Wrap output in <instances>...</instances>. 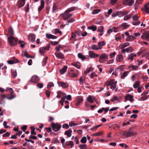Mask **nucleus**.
<instances>
[{
  "label": "nucleus",
  "mask_w": 149,
  "mask_h": 149,
  "mask_svg": "<svg viewBox=\"0 0 149 149\" xmlns=\"http://www.w3.org/2000/svg\"><path fill=\"white\" fill-rule=\"evenodd\" d=\"M8 40L11 46H14L16 45L18 41V39L12 36L9 37L8 38Z\"/></svg>",
  "instance_id": "obj_1"
},
{
  "label": "nucleus",
  "mask_w": 149,
  "mask_h": 149,
  "mask_svg": "<svg viewBox=\"0 0 149 149\" xmlns=\"http://www.w3.org/2000/svg\"><path fill=\"white\" fill-rule=\"evenodd\" d=\"M6 91H9L10 92V97L9 96H7L6 97L5 95H1L3 98H5L6 97L7 99L9 100H11L15 98V97L13 95V89L11 88H7L6 89Z\"/></svg>",
  "instance_id": "obj_2"
},
{
  "label": "nucleus",
  "mask_w": 149,
  "mask_h": 149,
  "mask_svg": "<svg viewBox=\"0 0 149 149\" xmlns=\"http://www.w3.org/2000/svg\"><path fill=\"white\" fill-rule=\"evenodd\" d=\"M137 134V133L135 132L130 130L124 131L123 133V135L125 136L128 137L135 136Z\"/></svg>",
  "instance_id": "obj_3"
},
{
  "label": "nucleus",
  "mask_w": 149,
  "mask_h": 149,
  "mask_svg": "<svg viewBox=\"0 0 149 149\" xmlns=\"http://www.w3.org/2000/svg\"><path fill=\"white\" fill-rule=\"evenodd\" d=\"M51 127L52 129L55 132L59 131L61 127V125L57 123H55L52 122L51 124Z\"/></svg>",
  "instance_id": "obj_4"
},
{
  "label": "nucleus",
  "mask_w": 149,
  "mask_h": 149,
  "mask_svg": "<svg viewBox=\"0 0 149 149\" xmlns=\"http://www.w3.org/2000/svg\"><path fill=\"white\" fill-rule=\"evenodd\" d=\"M108 59V55L105 53H103L100 55L99 61L102 63H105Z\"/></svg>",
  "instance_id": "obj_5"
},
{
  "label": "nucleus",
  "mask_w": 149,
  "mask_h": 149,
  "mask_svg": "<svg viewBox=\"0 0 149 149\" xmlns=\"http://www.w3.org/2000/svg\"><path fill=\"white\" fill-rule=\"evenodd\" d=\"M141 38L143 39L149 41V31L144 32L141 36Z\"/></svg>",
  "instance_id": "obj_6"
},
{
  "label": "nucleus",
  "mask_w": 149,
  "mask_h": 149,
  "mask_svg": "<svg viewBox=\"0 0 149 149\" xmlns=\"http://www.w3.org/2000/svg\"><path fill=\"white\" fill-rule=\"evenodd\" d=\"M50 47V45H49L46 47L40 48L39 49V52L41 54H43L46 50H48Z\"/></svg>",
  "instance_id": "obj_7"
},
{
  "label": "nucleus",
  "mask_w": 149,
  "mask_h": 149,
  "mask_svg": "<svg viewBox=\"0 0 149 149\" xmlns=\"http://www.w3.org/2000/svg\"><path fill=\"white\" fill-rule=\"evenodd\" d=\"M68 13L66 12L65 11L64 13L63 14L62 16L64 19L67 20L73 15L72 14Z\"/></svg>",
  "instance_id": "obj_8"
},
{
  "label": "nucleus",
  "mask_w": 149,
  "mask_h": 149,
  "mask_svg": "<svg viewBox=\"0 0 149 149\" xmlns=\"http://www.w3.org/2000/svg\"><path fill=\"white\" fill-rule=\"evenodd\" d=\"M134 3V0H123V3L124 4L131 6Z\"/></svg>",
  "instance_id": "obj_9"
},
{
  "label": "nucleus",
  "mask_w": 149,
  "mask_h": 149,
  "mask_svg": "<svg viewBox=\"0 0 149 149\" xmlns=\"http://www.w3.org/2000/svg\"><path fill=\"white\" fill-rule=\"evenodd\" d=\"M25 3V0H19L17 1V5L20 8L24 6Z\"/></svg>",
  "instance_id": "obj_10"
},
{
  "label": "nucleus",
  "mask_w": 149,
  "mask_h": 149,
  "mask_svg": "<svg viewBox=\"0 0 149 149\" xmlns=\"http://www.w3.org/2000/svg\"><path fill=\"white\" fill-rule=\"evenodd\" d=\"M58 83L59 86H61L64 88H67L69 86L68 83L61 81H58Z\"/></svg>",
  "instance_id": "obj_11"
},
{
  "label": "nucleus",
  "mask_w": 149,
  "mask_h": 149,
  "mask_svg": "<svg viewBox=\"0 0 149 149\" xmlns=\"http://www.w3.org/2000/svg\"><path fill=\"white\" fill-rule=\"evenodd\" d=\"M39 80V77L37 76H33L31 78L30 81L33 83H36Z\"/></svg>",
  "instance_id": "obj_12"
},
{
  "label": "nucleus",
  "mask_w": 149,
  "mask_h": 149,
  "mask_svg": "<svg viewBox=\"0 0 149 149\" xmlns=\"http://www.w3.org/2000/svg\"><path fill=\"white\" fill-rule=\"evenodd\" d=\"M88 54L89 56L91 58H95L99 56V54H95L93 51H89Z\"/></svg>",
  "instance_id": "obj_13"
},
{
  "label": "nucleus",
  "mask_w": 149,
  "mask_h": 149,
  "mask_svg": "<svg viewBox=\"0 0 149 149\" xmlns=\"http://www.w3.org/2000/svg\"><path fill=\"white\" fill-rule=\"evenodd\" d=\"M133 51V50L132 49V47H128V48H127L126 49H122V52L123 53H124L125 52H132Z\"/></svg>",
  "instance_id": "obj_14"
},
{
  "label": "nucleus",
  "mask_w": 149,
  "mask_h": 149,
  "mask_svg": "<svg viewBox=\"0 0 149 149\" xmlns=\"http://www.w3.org/2000/svg\"><path fill=\"white\" fill-rule=\"evenodd\" d=\"M117 81H114V79H112V81L111 84L110 88L112 90H114L116 87Z\"/></svg>",
  "instance_id": "obj_15"
},
{
  "label": "nucleus",
  "mask_w": 149,
  "mask_h": 149,
  "mask_svg": "<svg viewBox=\"0 0 149 149\" xmlns=\"http://www.w3.org/2000/svg\"><path fill=\"white\" fill-rule=\"evenodd\" d=\"M128 99L131 102H133L134 100L133 96L129 94L125 96V100L126 101H127Z\"/></svg>",
  "instance_id": "obj_16"
},
{
  "label": "nucleus",
  "mask_w": 149,
  "mask_h": 149,
  "mask_svg": "<svg viewBox=\"0 0 149 149\" xmlns=\"http://www.w3.org/2000/svg\"><path fill=\"white\" fill-rule=\"evenodd\" d=\"M143 10L149 13V2L147 3L144 5Z\"/></svg>",
  "instance_id": "obj_17"
},
{
  "label": "nucleus",
  "mask_w": 149,
  "mask_h": 149,
  "mask_svg": "<svg viewBox=\"0 0 149 149\" xmlns=\"http://www.w3.org/2000/svg\"><path fill=\"white\" fill-rule=\"evenodd\" d=\"M35 35L33 34H30L29 36V39L31 41L34 42L35 40Z\"/></svg>",
  "instance_id": "obj_18"
},
{
  "label": "nucleus",
  "mask_w": 149,
  "mask_h": 149,
  "mask_svg": "<svg viewBox=\"0 0 149 149\" xmlns=\"http://www.w3.org/2000/svg\"><path fill=\"white\" fill-rule=\"evenodd\" d=\"M83 99L81 97L78 98L77 100L75 101V104L77 106H78L80 103L83 101Z\"/></svg>",
  "instance_id": "obj_19"
},
{
  "label": "nucleus",
  "mask_w": 149,
  "mask_h": 149,
  "mask_svg": "<svg viewBox=\"0 0 149 149\" xmlns=\"http://www.w3.org/2000/svg\"><path fill=\"white\" fill-rule=\"evenodd\" d=\"M40 3L41 5L38 8V11L39 12L43 8L45 5V1L44 0H41Z\"/></svg>",
  "instance_id": "obj_20"
},
{
  "label": "nucleus",
  "mask_w": 149,
  "mask_h": 149,
  "mask_svg": "<svg viewBox=\"0 0 149 149\" xmlns=\"http://www.w3.org/2000/svg\"><path fill=\"white\" fill-rule=\"evenodd\" d=\"M129 26V25H127V23H124L119 26V28H121L123 29L124 30L128 28Z\"/></svg>",
  "instance_id": "obj_21"
},
{
  "label": "nucleus",
  "mask_w": 149,
  "mask_h": 149,
  "mask_svg": "<svg viewBox=\"0 0 149 149\" xmlns=\"http://www.w3.org/2000/svg\"><path fill=\"white\" fill-rule=\"evenodd\" d=\"M72 132V130L71 129H70L69 130L65 131L64 133V134L66 135L68 137H70L71 136Z\"/></svg>",
  "instance_id": "obj_22"
},
{
  "label": "nucleus",
  "mask_w": 149,
  "mask_h": 149,
  "mask_svg": "<svg viewBox=\"0 0 149 149\" xmlns=\"http://www.w3.org/2000/svg\"><path fill=\"white\" fill-rule=\"evenodd\" d=\"M55 54L56 55V57L58 58H64V56L63 54L61 52L59 53L55 52Z\"/></svg>",
  "instance_id": "obj_23"
},
{
  "label": "nucleus",
  "mask_w": 149,
  "mask_h": 149,
  "mask_svg": "<svg viewBox=\"0 0 149 149\" xmlns=\"http://www.w3.org/2000/svg\"><path fill=\"white\" fill-rule=\"evenodd\" d=\"M116 60L118 62H121L123 60V56L121 55H118L116 58Z\"/></svg>",
  "instance_id": "obj_24"
},
{
  "label": "nucleus",
  "mask_w": 149,
  "mask_h": 149,
  "mask_svg": "<svg viewBox=\"0 0 149 149\" xmlns=\"http://www.w3.org/2000/svg\"><path fill=\"white\" fill-rule=\"evenodd\" d=\"M128 68L131 70H136L138 69V65H130L128 66Z\"/></svg>",
  "instance_id": "obj_25"
},
{
  "label": "nucleus",
  "mask_w": 149,
  "mask_h": 149,
  "mask_svg": "<svg viewBox=\"0 0 149 149\" xmlns=\"http://www.w3.org/2000/svg\"><path fill=\"white\" fill-rule=\"evenodd\" d=\"M72 65L78 69H79L81 67L80 63L79 62H74L71 63Z\"/></svg>",
  "instance_id": "obj_26"
},
{
  "label": "nucleus",
  "mask_w": 149,
  "mask_h": 149,
  "mask_svg": "<svg viewBox=\"0 0 149 149\" xmlns=\"http://www.w3.org/2000/svg\"><path fill=\"white\" fill-rule=\"evenodd\" d=\"M67 66H65L63 67L61 69H60V72L61 74H63L66 71L67 68Z\"/></svg>",
  "instance_id": "obj_27"
},
{
  "label": "nucleus",
  "mask_w": 149,
  "mask_h": 149,
  "mask_svg": "<svg viewBox=\"0 0 149 149\" xmlns=\"http://www.w3.org/2000/svg\"><path fill=\"white\" fill-rule=\"evenodd\" d=\"M136 54H134L133 53L131 54L128 56V57L127 58L128 60H130L132 61L133 59V57H136Z\"/></svg>",
  "instance_id": "obj_28"
},
{
  "label": "nucleus",
  "mask_w": 149,
  "mask_h": 149,
  "mask_svg": "<svg viewBox=\"0 0 149 149\" xmlns=\"http://www.w3.org/2000/svg\"><path fill=\"white\" fill-rule=\"evenodd\" d=\"M91 49L94 50H97L101 49L102 48H99L98 45H93L91 46Z\"/></svg>",
  "instance_id": "obj_29"
},
{
  "label": "nucleus",
  "mask_w": 149,
  "mask_h": 149,
  "mask_svg": "<svg viewBox=\"0 0 149 149\" xmlns=\"http://www.w3.org/2000/svg\"><path fill=\"white\" fill-rule=\"evenodd\" d=\"M93 69L92 67H91L89 68H87L86 70L84 72V74L86 75L87 74L89 73L90 72L92 71Z\"/></svg>",
  "instance_id": "obj_30"
},
{
  "label": "nucleus",
  "mask_w": 149,
  "mask_h": 149,
  "mask_svg": "<svg viewBox=\"0 0 149 149\" xmlns=\"http://www.w3.org/2000/svg\"><path fill=\"white\" fill-rule=\"evenodd\" d=\"M8 32L10 35L11 36L14 35V32L12 28L10 27L8 30Z\"/></svg>",
  "instance_id": "obj_31"
},
{
  "label": "nucleus",
  "mask_w": 149,
  "mask_h": 149,
  "mask_svg": "<svg viewBox=\"0 0 149 149\" xmlns=\"http://www.w3.org/2000/svg\"><path fill=\"white\" fill-rule=\"evenodd\" d=\"M135 38L132 35L130 36L126 39V40L128 41H131L134 39Z\"/></svg>",
  "instance_id": "obj_32"
},
{
  "label": "nucleus",
  "mask_w": 149,
  "mask_h": 149,
  "mask_svg": "<svg viewBox=\"0 0 149 149\" xmlns=\"http://www.w3.org/2000/svg\"><path fill=\"white\" fill-rule=\"evenodd\" d=\"M140 85V82L139 81H137L133 85V87L134 88H136L139 87Z\"/></svg>",
  "instance_id": "obj_33"
},
{
  "label": "nucleus",
  "mask_w": 149,
  "mask_h": 149,
  "mask_svg": "<svg viewBox=\"0 0 149 149\" xmlns=\"http://www.w3.org/2000/svg\"><path fill=\"white\" fill-rule=\"evenodd\" d=\"M105 42L104 41H102L99 42L98 44V46L99 48H102V46L105 45Z\"/></svg>",
  "instance_id": "obj_34"
},
{
  "label": "nucleus",
  "mask_w": 149,
  "mask_h": 149,
  "mask_svg": "<svg viewBox=\"0 0 149 149\" xmlns=\"http://www.w3.org/2000/svg\"><path fill=\"white\" fill-rule=\"evenodd\" d=\"M132 15V14H130L128 15L125 16L124 17V19L125 20H126L130 19Z\"/></svg>",
  "instance_id": "obj_35"
},
{
  "label": "nucleus",
  "mask_w": 149,
  "mask_h": 149,
  "mask_svg": "<svg viewBox=\"0 0 149 149\" xmlns=\"http://www.w3.org/2000/svg\"><path fill=\"white\" fill-rule=\"evenodd\" d=\"M89 29H91L93 31H95L97 29V27L95 26H92L88 27Z\"/></svg>",
  "instance_id": "obj_36"
},
{
  "label": "nucleus",
  "mask_w": 149,
  "mask_h": 149,
  "mask_svg": "<svg viewBox=\"0 0 149 149\" xmlns=\"http://www.w3.org/2000/svg\"><path fill=\"white\" fill-rule=\"evenodd\" d=\"M54 84L52 82H49L47 85V88L48 90H50L51 87H53Z\"/></svg>",
  "instance_id": "obj_37"
},
{
  "label": "nucleus",
  "mask_w": 149,
  "mask_h": 149,
  "mask_svg": "<svg viewBox=\"0 0 149 149\" xmlns=\"http://www.w3.org/2000/svg\"><path fill=\"white\" fill-rule=\"evenodd\" d=\"M87 100L88 102L91 103H92L93 102V100L92 96L90 95L88 96V97L87 98Z\"/></svg>",
  "instance_id": "obj_38"
},
{
  "label": "nucleus",
  "mask_w": 149,
  "mask_h": 149,
  "mask_svg": "<svg viewBox=\"0 0 149 149\" xmlns=\"http://www.w3.org/2000/svg\"><path fill=\"white\" fill-rule=\"evenodd\" d=\"M75 9V7H72L70 8H68L67 9L66 11V12L67 13H70V12H71L73 10H74Z\"/></svg>",
  "instance_id": "obj_39"
},
{
  "label": "nucleus",
  "mask_w": 149,
  "mask_h": 149,
  "mask_svg": "<svg viewBox=\"0 0 149 149\" xmlns=\"http://www.w3.org/2000/svg\"><path fill=\"white\" fill-rule=\"evenodd\" d=\"M104 27L101 26L99 27L97 29V31L100 33H102L103 32Z\"/></svg>",
  "instance_id": "obj_40"
},
{
  "label": "nucleus",
  "mask_w": 149,
  "mask_h": 149,
  "mask_svg": "<svg viewBox=\"0 0 149 149\" xmlns=\"http://www.w3.org/2000/svg\"><path fill=\"white\" fill-rule=\"evenodd\" d=\"M79 147L81 149H86L87 148V146L86 144L79 145Z\"/></svg>",
  "instance_id": "obj_41"
},
{
  "label": "nucleus",
  "mask_w": 149,
  "mask_h": 149,
  "mask_svg": "<svg viewBox=\"0 0 149 149\" xmlns=\"http://www.w3.org/2000/svg\"><path fill=\"white\" fill-rule=\"evenodd\" d=\"M78 56L79 58L84 60L85 58V57L81 53H79L78 54Z\"/></svg>",
  "instance_id": "obj_42"
},
{
  "label": "nucleus",
  "mask_w": 149,
  "mask_h": 149,
  "mask_svg": "<svg viewBox=\"0 0 149 149\" xmlns=\"http://www.w3.org/2000/svg\"><path fill=\"white\" fill-rule=\"evenodd\" d=\"M86 138L85 136L83 137L80 140V142L83 143H86Z\"/></svg>",
  "instance_id": "obj_43"
},
{
  "label": "nucleus",
  "mask_w": 149,
  "mask_h": 149,
  "mask_svg": "<svg viewBox=\"0 0 149 149\" xmlns=\"http://www.w3.org/2000/svg\"><path fill=\"white\" fill-rule=\"evenodd\" d=\"M127 72H124L122 75L121 76V78L122 79H124L127 75Z\"/></svg>",
  "instance_id": "obj_44"
},
{
  "label": "nucleus",
  "mask_w": 149,
  "mask_h": 149,
  "mask_svg": "<svg viewBox=\"0 0 149 149\" xmlns=\"http://www.w3.org/2000/svg\"><path fill=\"white\" fill-rule=\"evenodd\" d=\"M47 57H46L43 59V60L42 62V64L43 66H44L45 65L47 62Z\"/></svg>",
  "instance_id": "obj_45"
},
{
  "label": "nucleus",
  "mask_w": 149,
  "mask_h": 149,
  "mask_svg": "<svg viewBox=\"0 0 149 149\" xmlns=\"http://www.w3.org/2000/svg\"><path fill=\"white\" fill-rule=\"evenodd\" d=\"M67 142H66V145L68 146L70 145V148H72V147L73 146H74V143L73 141H69V143H67Z\"/></svg>",
  "instance_id": "obj_46"
},
{
  "label": "nucleus",
  "mask_w": 149,
  "mask_h": 149,
  "mask_svg": "<svg viewBox=\"0 0 149 149\" xmlns=\"http://www.w3.org/2000/svg\"><path fill=\"white\" fill-rule=\"evenodd\" d=\"M75 21V20L73 18H72L70 19V20H68L67 22H66V24L68 25L69 23H72Z\"/></svg>",
  "instance_id": "obj_47"
},
{
  "label": "nucleus",
  "mask_w": 149,
  "mask_h": 149,
  "mask_svg": "<svg viewBox=\"0 0 149 149\" xmlns=\"http://www.w3.org/2000/svg\"><path fill=\"white\" fill-rule=\"evenodd\" d=\"M141 22L140 21H139L137 22L134 21L132 22V24L134 26L137 25L139 24Z\"/></svg>",
  "instance_id": "obj_48"
},
{
  "label": "nucleus",
  "mask_w": 149,
  "mask_h": 149,
  "mask_svg": "<svg viewBox=\"0 0 149 149\" xmlns=\"http://www.w3.org/2000/svg\"><path fill=\"white\" fill-rule=\"evenodd\" d=\"M130 45V43L129 42H127L122 44V49H123V48L129 46Z\"/></svg>",
  "instance_id": "obj_49"
},
{
  "label": "nucleus",
  "mask_w": 149,
  "mask_h": 149,
  "mask_svg": "<svg viewBox=\"0 0 149 149\" xmlns=\"http://www.w3.org/2000/svg\"><path fill=\"white\" fill-rule=\"evenodd\" d=\"M102 133L101 132H97L93 134V136H98L102 134Z\"/></svg>",
  "instance_id": "obj_50"
},
{
  "label": "nucleus",
  "mask_w": 149,
  "mask_h": 149,
  "mask_svg": "<svg viewBox=\"0 0 149 149\" xmlns=\"http://www.w3.org/2000/svg\"><path fill=\"white\" fill-rule=\"evenodd\" d=\"M76 37V35L75 33L73 32H72L71 33V37L70 38V40H71L72 39H75V40H76V39H75Z\"/></svg>",
  "instance_id": "obj_51"
},
{
  "label": "nucleus",
  "mask_w": 149,
  "mask_h": 149,
  "mask_svg": "<svg viewBox=\"0 0 149 149\" xmlns=\"http://www.w3.org/2000/svg\"><path fill=\"white\" fill-rule=\"evenodd\" d=\"M133 19L135 21H137L139 20V17H137V15H135L132 17Z\"/></svg>",
  "instance_id": "obj_52"
},
{
  "label": "nucleus",
  "mask_w": 149,
  "mask_h": 149,
  "mask_svg": "<svg viewBox=\"0 0 149 149\" xmlns=\"http://www.w3.org/2000/svg\"><path fill=\"white\" fill-rule=\"evenodd\" d=\"M118 16L120 17L123 16L124 15L123 13V12L121 11H118Z\"/></svg>",
  "instance_id": "obj_53"
},
{
  "label": "nucleus",
  "mask_w": 149,
  "mask_h": 149,
  "mask_svg": "<svg viewBox=\"0 0 149 149\" xmlns=\"http://www.w3.org/2000/svg\"><path fill=\"white\" fill-rule=\"evenodd\" d=\"M97 77V75L94 72H93L91 74L90 77L91 79L95 77Z\"/></svg>",
  "instance_id": "obj_54"
},
{
  "label": "nucleus",
  "mask_w": 149,
  "mask_h": 149,
  "mask_svg": "<svg viewBox=\"0 0 149 149\" xmlns=\"http://www.w3.org/2000/svg\"><path fill=\"white\" fill-rule=\"evenodd\" d=\"M12 74L13 78H15L16 77L17 75V73L16 70L15 71L12 72Z\"/></svg>",
  "instance_id": "obj_55"
},
{
  "label": "nucleus",
  "mask_w": 149,
  "mask_h": 149,
  "mask_svg": "<svg viewBox=\"0 0 149 149\" xmlns=\"http://www.w3.org/2000/svg\"><path fill=\"white\" fill-rule=\"evenodd\" d=\"M57 9V7L55 3H54L53 8H52V12H54Z\"/></svg>",
  "instance_id": "obj_56"
},
{
  "label": "nucleus",
  "mask_w": 149,
  "mask_h": 149,
  "mask_svg": "<svg viewBox=\"0 0 149 149\" xmlns=\"http://www.w3.org/2000/svg\"><path fill=\"white\" fill-rule=\"evenodd\" d=\"M62 127L63 128L66 129H68L69 127V125L68 124H63L62 126Z\"/></svg>",
  "instance_id": "obj_57"
},
{
  "label": "nucleus",
  "mask_w": 149,
  "mask_h": 149,
  "mask_svg": "<svg viewBox=\"0 0 149 149\" xmlns=\"http://www.w3.org/2000/svg\"><path fill=\"white\" fill-rule=\"evenodd\" d=\"M100 11L99 9H95L92 12V14H95L98 13Z\"/></svg>",
  "instance_id": "obj_58"
},
{
  "label": "nucleus",
  "mask_w": 149,
  "mask_h": 149,
  "mask_svg": "<svg viewBox=\"0 0 149 149\" xmlns=\"http://www.w3.org/2000/svg\"><path fill=\"white\" fill-rule=\"evenodd\" d=\"M112 81V79H111L109 81L106 83L105 85L107 86H111V84Z\"/></svg>",
  "instance_id": "obj_59"
},
{
  "label": "nucleus",
  "mask_w": 149,
  "mask_h": 149,
  "mask_svg": "<svg viewBox=\"0 0 149 149\" xmlns=\"http://www.w3.org/2000/svg\"><path fill=\"white\" fill-rule=\"evenodd\" d=\"M25 8L26 9V12H28L29 10V3L27 4V5L25 7Z\"/></svg>",
  "instance_id": "obj_60"
},
{
  "label": "nucleus",
  "mask_w": 149,
  "mask_h": 149,
  "mask_svg": "<svg viewBox=\"0 0 149 149\" xmlns=\"http://www.w3.org/2000/svg\"><path fill=\"white\" fill-rule=\"evenodd\" d=\"M37 86L39 88H42L43 86V84L42 83H38L37 84Z\"/></svg>",
  "instance_id": "obj_61"
},
{
  "label": "nucleus",
  "mask_w": 149,
  "mask_h": 149,
  "mask_svg": "<svg viewBox=\"0 0 149 149\" xmlns=\"http://www.w3.org/2000/svg\"><path fill=\"white\" fill-rule=\"evenodd\" d=\"M24 56L27 58H33L27 53L25 52Z\"/></svg>",
  "instance_id": "obj_62"
},
{
  "label": "nucleus",
  "mask_w": 149,
  "mask_h": 149,
  "mask_svg": "<svg viewBox=\"0 0 149 149\" xmlns=\"http://www.w3.org/2000/svg\"><path fill=\"white\" fill-rule=\"evenodd\" d=\"M125 68L124 65H122L118 67V69L120 70L121 71L123 70Z\"/></svg>",
  "instance_id": "obj_63"
},
{
  "label": "nucleus",
  "mask_w": 149,
  "mask_h": 149,
  "mask_svg": "<svg viewBox=\"0 0 149 149\" xmlns=\"http://www.w3.org/2000/svg\"><path fill=\"white\" fill-rule=\"evenodd\" d=\"M46 37L49 39H52V35L50 34H49L48 33H46Z\"/></svg>",
  "instance_id": "obj_64"
}]
</instances>
